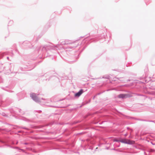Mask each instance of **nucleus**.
Masks as SVG:
<instances>
[{
    "mask_svg": "<svg viewBox=\"0 0 155 155\" xmlns=\"http://www.w3.org/2000/svg\"><path fill=\"white\" fill-rule=\"evenodd\" d=\"M120 141L122 143L128 144H134V141L125 139H122L120 140Z\"/></svg>",
    "mask_w": 155,
    "mask_h": 155,
    "instance_id": "obj_1",
    "label": "nucleus"
},
{
    "mask_svg": "<svg viewBox=\"0 0 155 155\" xmlns=\"http://www.w3.org/2000/svg\"><path fill=\"white\" fill-rule=\"evenodd\" d=\"M30 96L35 101H39L38 97L36 96V94L34 93H31L30 94Z\"/></svg>",
    "mask_w": 155,
    "mask_h": 155,
    "instance_id": "obj_2",
    "label": "nucleus"
},
{
    "mask_svg": "<svg viewBox=\"0 0 155 155\" xmlns=\"http://www.w3.org/2000/svg\"><path fill=\"white\" fill-rule=\"evenodd\" d=\"M129 95L128 94H120L118 96L119 98H126L129 97Z\"/></svg>",
    "mask_w": 155,
    "mask_h": 155,
    "instance_id": "obj_3",
    "label": "nucleus"
},
{
    "mask_svg": "<svg viewBox=\"0 0 155 155\" xmlns=\"http://www.w3.org/2000/svg\"><path fill=\"white\" fill-rule=\"evenodd\" d=\"M83 92V90L82 89H81L79 91V92L75 94V96L78 97H79Z\"/></svg>",
    "mask_w": 155,
    "mask_h": 155,
    "instance_id": "obj_4",
    "label": "nucleus"
}]
</instances>
